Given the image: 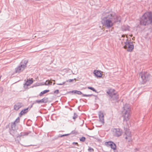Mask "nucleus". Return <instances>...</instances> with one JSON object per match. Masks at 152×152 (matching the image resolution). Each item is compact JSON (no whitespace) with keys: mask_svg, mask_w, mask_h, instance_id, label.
Listing matches in <instances>:
<instances>
[{"mask_svg":"<svg viewBox=\"0 0 152 152\" xmlns=\"http://www.w3.org/2000/svg\"><path fill=\"white\" fill-rule=\"evenodd\" d=\"M152 22V13L146 12L142 16L140 23L141 25L144 26L151 24Z\"/></svg>","mask_w":152,"mask_h":152,"instance_id":"f257e3e1","label":"nucleus"},{"mask_svg":"<svg viewBox=\"0 0 152 152\" xmlns=\"http://www.w3.org/2000/svg\"><path fill=\"white\" fill-rule=\"evenodd\" d=\"M122 111V116L124 121L127 122L130 119V109L128 104H126L124 105Z\"/></svg>","mask_w":152,"mask_h":152,"instance_id":"f03ea898","label":"nucleus"},{"mask_svg":"<svg viewBox=\"0 0 152 152\" xmlns=\"http://www.w3.org/2000/svg\"><path fill=\"white\" fill-rule=\"evenodd\" d=\"M124 48L127 49V50L129 52L132 51L134 48V46L133 43L131 42L127 41L125 42V45Z\"/></svg>","mask_w":152,"mask_h":152,"instance_id":"7ed1b4c3","label":"nucleus"},{"mask_svg":"<svg viewBox=\"0 0 152 152\" xmlns=\"http://www.w3.org/2000/svg\"><path fill=\"white\" fill-rule=\"evenodd\" d=\"M140 76L142 80L143 83H145L149 77V74L147 72L140 73Z\"/></svg>","mask_w":152,"mask_h":152,"instance_id":"20e7f679","label":"nucleus"},{"mask_svg":"<svg viewBox=\"0 0 152 152\" xmlns=\"http://www.w3.org/2000/svg\"><path fill=\"white\" fill-rule=\"evenodd\" d=\"M112 131L113 132L114 135L116 137L120 136L122 134V131L119 129H113Z\"/></svg>","mask_w":152,"mask_h":152,"instance_id":"39448f33","label":"nucleus"},{"mask_svg":"<svg viewBox=\"0 0 152 152\" xmlns=\"http://www.w3.org/2000/svg\"><path fill=\"white\" fill-rule=\"evenodd\" d=\"M105 145L107 147H110L113 150H116V145L115 143L112 141H108L105 142Z\"/></svg>","mask_w":152,"mask_h":152,"instance_id":"423d86ee","label":"nucleus"},{"mask_svg":"<svg viewBox=\"0 0 152 152\" xmlns=\"http://www.w3.org/2000/svg\"><path fill=\"white\" fill-rule=\"evenodd\" d=\"M25 65H21L20 66L18 67L16 69V72H19L22 71L26 66V65L28 63L27 61H25Z\"/></svg>","mask_w":152,"mask_h":152,"instance_id":"0eeeda50","label":"nucleus"},{"mask_svg":"<svg viewBox=\"0 0 152 152\" xmlns=\"http://www.w3.org/2000/svg\"><path fill=\"white\" fill-rule=\"evenodd\" d=\"M125 134L126 135V136L125 137V139H128V141H129L131 139V134L130 132L129 129L126 128L125 129Z\"/></svg>","mask_w":152,"mask_h":152,"instance_id":"6e6552de","label":"nucleus"},{"mask_svg":"<svg viewBox=\"0 0 152 152\" xmlns=\"http://www.w3.org/2000/svg\"><path fill=\"white\" fill-rule=\"evenodd\" d=\"M113 21L109 19L105 20V26H106L108 28L111 27L113 25L112 21Z\"/></svg>","mask_w":152,"mask_h":152,"instance_id":"1a4fd4ad","label":"nucleus"},{"mask_svg":"<svg viewBox=\"0 0 152 152\" xmlns=\"http://www.w3.org/2000/svg\"><path fill=\"white\" fill-rule=\"evenodd\" d=\"M114 15L110 13L105 12V18L108 19H111V20H113Z\"/></svg>","mask_w":152,"mask_h":152,"instance_id":"9d476101","label":"nucleus"},{"mask_svg":"<svg viewBox=\"0 0 152 152\" xmlns=\"http://www.w3.org/2000/svg\"><path fill=\"white\" fill-rule=\"evenodd\" d=\"M119 98V96L117 93L116 94L113 96H112L110 97V100L112 101H113V102H116L118 100Z\"/></svg>","mask_w":152,"mask_h":152,"instance_id":"9b49d317","label":"nucleus"},{"mask_svg":"<svg viewBox=\"0 0 152 152\" xmlns=\"http://www.w3.org/2000/svg\"><path fill=\"white\" fill-rule=\"evenodd\" d=\"M107 93L110 96V97L117 93L115 91V90L113 89H110Z\"/></svg>","mask_w":152,"mask_h":152,"instance_id":"f8f14e48","label":"nucleus"},{"mask_svg":"<svg viewBox=\"0 0 152 152\" xmlns=\"http://www.w3.org/2000/svg\"><path fill=\"white\" fill-rule=\"evenodd\" d=\"M33 82V78L27 79V81L24 84V87H26L30 85Z\"/></svg>","mask_w":152,"mask_h":152,"instance_id":"ddd939ff","label":"nucleus"},{"mask_svg":"<svg viewBox=\"0 0 152 152\" xmlns=\"http://www.w3.org/2000/svg\"><path fill=\"white\" fill-rule=\"evenodd\" d=\"M94 73L95 75L97 77H100L102 76V72L100 71L94 70Z\"/></svg>","mask_w":152,"mask_h":152,"instance_id":"4468645a","label":"nucleus"},{"mask_svg":"<svg viewBox=\"0 0 152 152\" xmlns=\"http://www.w3.org/2000/svg\"><path fill=\"white\" fill-rule=\"evenodd\" d=\"M22 106L21 103H18L16 104L14 106V109L18 110Z\"/></svg>","mask_w":152,"mask_h":152,"instance_id":"2eb2a0df","label":"nucleus"},{"mask_svg":"<svg viewBox=\"0 0 152 152\" xmlns=\"http://www.w3.org/2000/svg\"><path fill=\"white\" fill-rule=\"evenodd\" d=\"M48 102L47 98H43L41 100H38L36 101V102L38 103H46Z\"/></svg>","mask_w":152,"mask_h":152,"instance_id":"dca6fc26","label":"nucleus"},{"mask_svg":"<svg viewBox=\"0 0 152 152\" xmlns=\"http://www.w3.org/2000/svg\"><path fill=\"white\" fill-rule=\"evenodd\" d=\"M28 108H27L21 111L19 115L20 117H21L22 115L25 114L28 111Z\"/></svg>","mask_w":152,"mask_h":152,"instance_id":"f3484780","label":"nucleus"},{"mask_svg":"<svg viewBox=\"0 0 152 152\" xmlns=\"http://www.w3.org/2000/svg\"><path fill=\"white\" fill-rule=\"evenodd\" d=\"M99 118L100 120L104 123V116L103 113H100L99 115Z\"/></svg>","mask_w":152,"mask_h":152,"instance_id":"a211bd4d","label":"nucleus"},{"mask_svg":"<svg viewBox=\"0 0 152 152\" xmlns=\"http://www.w3.org/2000/svg\"><path fill=\"white\" fill-rule=\"evenodd\" d=\"M49 91V90H44L40 93L39 94V96H42L44 94L48 92Z\"/></svg>","mask_w":152,"mask_h":152,"instance_id":"6ab92c4d","label":"nucleus"},{"mask_svg":"<svg viewBox=\"0 0 152 152\" xmlns=\"http://www.w3.org/2000/svg\"><path fill=\"white\" fill-rule=\"evenodd\" d=\"M52 83V82H50L49 80H47L44 84L42 85H51Z\"/></svg>","mask_w":152,"mask_h":152,"instance_id":"aec40b11","label":"nucleus"},{"mask_svg":"<svg viewBox=\"0 0 152 152\" xmlns=\"http://www.w3.org/2000/svg\"><path fill=\"white\" fill-rule=\"evenodd\" d=\"M116 20H115V19L114 18V22H120L121 21V18L119 16H116Z\"/></svg>","mask_w":152,"mask_h":152,"instance_id":"412c9836","label":"nucleus"},{"mask_svg":"<svg viewBox=\"0 0 152 152\" xmlns=\"http://www.w3.org/2000/svg\"><path fill=\"white\" fill-rule=\"evenodd\" d=\"M72 92L74 93L77 94L79 95L81 94H82V93L81 91L76 90L73 91Z\"/></svg>","mask_w":152,"mask_h":152,"instance_id":"4be33fe9","label":"nucleus"},{"mask_svg":"<svg viewBox=\"0 0 152 152\" xmlns=\"http://www.w3.org/2000/svg\"><path fill=\"white\" fill-rule=\"evenodd\" d=\"M86 138L84 137H82L80 139V140L82 142H84Z\"/></svg>","mask_w":152,"mask_h":152,"instance_id":"5701e85b","label":"nucleus"},{"mask_svg":"<svg viewBox=\"0 0 152 152\" xmlns=\"http://www.w3.org/2000/svg\"><path fill=\"white\" fill-rule=\"evenodd\" d=\"M88 88L89 89H90L92 90V91H94L96 92V91L95 90L94 88H93L92 87H88Z\"/></svg>","mask_w":152,"mask_h":152,"instance_id":"b1692460","label":"nucleus"},{"mask_svg":"<svg viewBox=\"0 0 152 152\" xmlns=\"http://www.w3.org/2000/svg\"><path fill=\"white\" fill-rule=\"evenodd\" d=\"M130 28V27L129 26H126V28H125L124 29V31H128L129 30Z\"/></svg>","mask_w":152,"mask_h":152,"instance_id":"393cba45","label":"nucleus"},{"mask_svg":"<svg viewBox=\"0 0 152 152\" xmlns=\"http://www.w3.org/2000/svg\"><path fill=\"white\" fill-rule=\"evenodd\" d=\"M88 150L89 151H94V149L90 147L88 149Z\"/></svg>","mask_w":152,"mask_h":152,"instance_id":"a878e982","label":"nucleus"},{"mask_svg":"<svg viewBox=\"0 0 152 152\" xmlns=\"http://www.w3.org/2000/svg\"><path fill=\"white\" fill-rule=\"evenodd\" d=\"M54 93L56 94H58L59 93V91L58 90H56L54 91Z\"/></svg>","mask_w":152,"mask_h":152,"instance_id":"bb28decb","label":"nucleus"},{"mask_svg":"<svg viewBox=\"0 0 152 152\" xmlns=\"http://www.w3.org/2000/svg\"><path fill=\"white\" fill-rule=\"evenodd\" d=\"M77 115H75L73 117V118L74 119H75L77 118Z\"/></svg>","mask_w":152,"mask_h":152,"instance_id":"cd10ccee","label":"nucleus"},{"mask_svg":"<svg viewBox=\"0 0 152 152\" xmlns=\"http://www.w3.org/2000/svg\"><path fill=\"white\" fill-rule=\"evenodd\" d=\"M73 144H75V145H78V143H77V142H74L73 143Z\"/></svg>","mask_w":152,"mask_h":152,"instance_id":"c85d7f7f","label":"nucleus"},{"mask_svg":"<svg viewBox=\"0 0 152 152\" xmlns=\"http://www.w3.org/2000/svg\"><path fill=\"white\" fill-rule=\"evenodd\" d=\"M70 80L69 81V82H71L73 80Z\"/></svg>","mask_w":152,"mask_h":152,"instance_id":"c756f323","label":"nucleus"},{"mask_svg":"<svg viewBox=\"0 0 152 152\" xmlns=\"http://www.w3.org/2000/svg\"><path fill=\"white\" fill-rule=\"evenodd\" d=\"M89 95H84V96H89Z\"/></svg>","mask_w":152,"mask_h":152,"instance_id":"7c9ffc66","label":"nucleus"},{"mask_svg":"<svg viewBox=\"0 0 152 152\" xmlns=\"http://www.w3.org/2000/svg\"><path fill=\"white\" fill-rule=\"evenodd\" d=\"M124 36H124V35H122V37H124Z\"/></svg>","mask_w":152,"mask_h":152,"instance_id":"2f4dec72","label":"nucleus"},{"mask_svg":"<svg viewBox=\"0 0 152 152\" xmlns=\"http://www.w3.org/2000/svg\"><path fill=\"white\" fill-rule=\"evenodd\" d=\"M65 135H63L62 136H65Z\"/></svg>","mask_w":152,"mask_h":152,"instance_id":"473e14b6","label":"nucleus"},{"mask_svg":"<svg viewBox=\"0 0 152 152\" xmlns=\"http://www.w3.org/2000/svg\"><path fill=\"white\" fill-rule=\"evenodd\" d=\"M59 85H61V84H59Z\"/></svg>","mask_w":152,"mask_h":152,"instance_id":"72a5a7b5","label":"nucleus"},{"mask_svg":"<svg viewBox=\"0 0 152 152\" xmlns=\"http://www.w3.org/2000/svg\"><path fill=\"white\" fill-rule=\"evenodd\" d=\"M107 65H108V64H107Z\"/></svg>","mask_w":152,"mask_h":152,"instance_id":"f704fd0d","label":"nucleus"}]
</instances>
